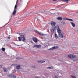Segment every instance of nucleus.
Instances as JSON below:
<instances>
[{"label":"nucleus","instance_id":"obj_1","mask_svg":"<svg viewBox=\"0 0 78 78\" xmlns=\"http://www.w3.org/2000/svg\"><path fill=\"white\" fill-rule=\"evenodd\" d=\"M68 57L69 58H71V59H73V58H76V56H75L73 54H70L68 56Z\"/></svg>","mask_w":78,"mask_h":78},{"label":"nucleus","instance_id":"obj_2","mask_svg":"<svg viewBox=\"0 0 78 78\" xmlns=\"http://www.w3.org/2000/svg\"><path fill=\"white\" fill-rule=\"evenodd\" d=\"M20 34H21L20 35L21 37V38H22V39H23L22 40V41H23V42H25V36H24L23 34L22 33H21Z\"/></svg>","mask_w":78,"mask_h":78},{"label":"nucleus","instance_id":"obj_3","mask_svg":"<svg viewBox=\"0 0 78 78\" xmlns=\"http://www.w3.org/2000/svg\"><path fill=\"white\" fill-rule=\"evenodd\" d=\"M64 33L62 32L60 34H58V36L59 37H61V38H64Z\"/></svg>","mask_w":78,"mask_h":78},{"label":"nucleus","instance_id":"obj_4","mask_svg":"<svg viewBox=\"0 0 78 78\" xmlns=\"http://www.w3.org/2000/svg\"><path fill=\"white\" fill-rule=\"evenodd\" d=\"M33 41L34 42H35L36 43L39 41V40H37V39L36 38L33 37Z\"/></svg>","mask_w":78,"mask_h":78},{"label":"nucleus","instance_id":"obj_5","mask_svg":"<svg viewBox=\"0 0 78 78\" xmlns=\"http://www.w3.org/2000/svg\"><path fill=\"white\" fill-rule=\"evenodd\" d=\"M41 45H34V46L33 47V48L34 47H36V48H41Z\"/></svg>","mask_w":78,"mask_h":78},{"label":"nucleus","instance_id":"obj_6","mask_svg":"<svg viewBox=\"0 0 78 78\" xmlns=\"http://www.w3.org/2000/svg\"><path fill=\"white\" fill-rule=\"evenodd\" d=\"M55 27L54 26H52V30L51 31V33H52V34H53V33H54V31H55Z\"/></svg>","mask_w":78,"mask_h":78},{"label":"nucleus","instance_id":"obj_7","mask_svg":"<svg viewBox=\"0 0 78 78\" xmlns=\"http://www.w3.org/2000/svg\"><path fill=\"white\" fill-rule=\"evenodd\" d=\"M51 25L52 26V27H53V26H55V25H56V22L52 21L51 23Z\"/></svg>","mask_w":78,"mask_h":78},{"label":"nucleus","instance_id":"obj_8","mask_svg":"<svg viewBox=\"0 0 78 78\" xmlns=\"http://www.w3.org/2000/svg\"><path fill=\"white\" fill-rule=\"evenodd\" d=\"M35 33H37L38 34H39V35H41V36H43L44 35V34H41L39 31H37V30L35 31Z\"/></svg>","mask_w":78,"mask_h":78},{"label":"nucleus","instance_id":"obj_9","mask_svg":"<svg viewBox=\"0 0 78 78\" xmlns=\"http://www.w3.org/2000/svg\"><path fill=\"white\" fill-rule=\"evenodd\" d=\"M64 20H69V21H72V22H73V20L67 18L64 19Z\"/></svg>","mask_w":78,"mask_h":78},{"label":"nucleus","instance_id":"obj_10","mask_svg":"<svg viewBox=\"0 0 78 78\" xmlns=\"http://www.w3.org/2000/svg\"><path fill=\"white\" fill-rule=\"evenodd\" d=\"M16 12H17V11L16 10V9H14L13 13V16H15Z\"/></svg>","mask_w":78,"mask_h":78},{"label":"nucleus","instance_id":"obj_11","mask_svg":"<svg viewBox=\"0 0 78 78\" xmlns=\"http://www.w3.org/2000/svg\"><path fill=\"white\" fill-rule=\"evenodd\" d=\"M70 23L73 27H75V24L72 22H71Z\"/></svg>","mask_w":78,"mask_h":78},{"label":"nucleus","instance_id":"obj_12","mask_svg":"<svg viewBox=\"0 0 78 78\" xmlns=\"http://www.w3.org/2000/svg\"><path fill=\"white\" fill-rule=\"evenodd\" d=\"M57 32L59 33V34H61V30H60V29H57Z\"/></svg>","mask_w":78,"mask_h":78},{"label":"nucleus","instance_id":"obj_13","mask_svg":"<svg viewBox=\"0 0 78 78\" xmlns=\"http://www.w3.org/2000/svg\"><path fill=\"white\" fill-rule=\"evenodd\" d=\"M45 62V61L42 60L38 61V62H40V63H43V62Z\"/></svg>","mask_w":78,"mask_h":78},{"label":"nucleus","instance_id":"obj_14","mask_svg":"<svg viewBox=\"0 0 78 78\" xmlns=\"http://www.w3.org/2000/svg\"><path fill=\"white\" fill-rule=\"evenodd\" d=\"M16 68L17 69H20V65L17 66H16Z\"/></svg>","mask_w":78,"mask_h":78},{"label":"nucleus","instance_id":"obj_15","mask_svg":"<svg viewBox=\"0 0 78 78\" xmlns=\"http://www.w3.org/2000/svg\"><path fill=\"white\" fill-rule=\"evenodd\" d=\"M54 49H55V47H53L52 48H51L49 49V50H54Z\"/></svg>","mask_w":78,"mask_h":78},{"label":"nucleus","instance_id":"obj_16","mask_svg":"<svg viewBox=\"0 0 78 78\" xmlns=\"http://www.w3.org/2000/svg\"><path fill=\"white\" fill-rule=\"evenodd\" d=\"M62 1H63V2H66V3H68V1H70V0H61Z\"/></svg>","mask_w":78,"mask_h":78},{"label":"nucleus","instance_id":"obj_17","mask_svg":"<svg viewBox=\"0 0 78 78\" xmlns=\"http://www.w3.org/2000/svg\"><path fill=\"white\" fill-rule=\"evenodd\" d=\"M55 28H58V29H60L59 28V26L58 25H57L55 27Z\"/></svg>","mask_w":78,"mask_h":78},{"label":"nucleus","instance_id":"obj_18","mask_svg":"<svg viewBox=\"0 0 78 78\" xmlns=\"http://www.w3.org/2000/svg\"><path fill=\"white\" fill-rule=\"evenodd\" d=\"M17 4L16 3V4L15 6L14 9H17Z\"/></svg>","mask_w":78,"mask_h":78},{"label":"nucleus","instance_id":"obj_19","mask_svg":"<svg viewBox=\"0 0 78 78\" xmlns=\"http://www.w3.org/2000/svg\"><path fill=\"white\" fill-rule=\"evenodd\" d=\"M57 19L58 20H62V18L61 17H58L57 18Z\"/></svg>","mask_w":78,"mask_h":78},{"label":"nucleus","instance_id":"obj_20","mask_svg":"<svg viewBox=\"0 0 78 78\" xmlns=\"http://www.w3.org/2000/svg\"><path fill=\"white\" fill-rule=\"evenodd\" d=\"M11 77H12V78H16L17 76L14 75H12L11 76Z\"/></svg>","mask_w":78,"mask_h":78},{"label":"nucleus","instance_id":"obj_21","mask_svg":"<svg viewBox=\"0 0 78 78\" xmlns=\"http://www.w3.org/2000/svg\"><path fill=\"white\" fill-rule=\"evenodd\" d=\"M3 70L5 72H6V71L7 70L6 69V68H3Z\"/></svg>","mask_w":78,"mask_h":78},{"label":"nucleus","instance_id":"obj_22","mask_svg":"<svg viewBox=\"0 0 78 78\" xmlns=\"http://www.w3.org/2000/svg\"><path fill=\"white\" fill-rule=\"evenodd\" d=\"M18 39L19 41H22V39H21V37H18Z\"/></svg>","mask_w":78,"mask_h":78},{"label":"nucleus","instance_id":"obj_23","mask_svg":"<svg viewBox=\"0 0 78 78\" xmlns=\"http://www.w3.org/2000/svg\"><path fill=\"white\" fill-rule=\"evenodd\" d=\"M55 38H56V39H58V35H57V34H55Z\"/></svg>","mask_w":78,"mask_h":78},{"label":"nucleus","instance_id":"obj_24","mask_svg":"<svg viewBox=\"0 0 78 78\" xmlns=\"http://www.w3.org/2000/svg\"><path fill=\"white\" fill-rule=\"evenodd\" d=\"M51 68H53V67H48L47 68L48 69H51Z\"/></svg>","mask_w":78,"mask_h":78},{"label":"nucleus","instance_id":"obj_25","mask_svg":"<svg viewBox=\"0 0 78 78\" xmlns=\"http://www.w3.org/2000/svg\"><path fill=\"white\" fill-rule=\"evenodd\" d=\"M70 76H71V77L72 78H76V77L74 76L70 75Z\"/></svg>","mask_w":78,"mask_h":78},{"label":"nucleus","instance_id":"obj_26","mask_svg":"<svg viewBox=\"0 0 78 78\" xmlns=\"http://www.w3.org/2000/svg\"><path fill=\"white\" fill-rule=\"evenodd\" d=\"M2 51H5V48H2Z\"/></svg>","mask_w":78,"mask_h":78},{"label":"nucleus","instance_id":"obj_27","mask_svg":"<svg viewBox=\"0 0 78 78\" xmlns=\"http://www.w3.org/2000/svg\"><path fill=\"white\" fill-rule=\"evenodd\" d=\"M21 2H22V0H20ZM19 1V0H17V1L16 2V3H18V2Z\"/></svg>","mask_w":78,"mask_h":78},{"label":"nucleus","instance_id":"obj_28","mask_svg":"<svg viewBox=\"0 0 78 78\" xmlns=\"http://www.w3.org/2000/svg\"><path fill=\"white\" fill-rule=\"evenodd\" d=\"M21 58H20V57H18L16 58V59H20Z\"/></svg>","mask_w":78,"mask_h":78},{"label":"nucleus","instance_id":"obj_29","mask_svg":"<svg viewBox=\"0 0 78 78\" xmlns=\"http://www.w3.org/2000/svg\"><path fill=\"white\" fill-rule=\"evenodd\" d=\"M2 65H0V68H2Z\"/></svg>","mask_w":78,"mask_h":78},{"label":"nucleus","instance_id":"obj_30","mask_svg":"<svg viewBox=\"0 0 78 78\" xmlns=\"http://www.w3.org/2000/svg\"><path fill=\"white\" fill-rule=\"evenodd\" d=\"M54 76L55 78H58V77L57 76H56L55 75Z\"/></svg>","mask_w":78,"mask_h":78},{"label":"nucleus","instance_id":"obj_31","mask_svg":"<svg viewBox=\"0 0 78 78\" xmlns=\"http://www.w3.org/2000/svg\"><path fill=\"white\" fill-rule=\"evenodd\" d=\"M32 67H33V68H35V66H32Z\"/></svg>","mask_w":78,"mask_h":78},{"label":"nucleus","instance_id":"obj_32","mask_svg":"<svg viewBox=\"0 0 78 78\" xmlns=\"http://www.w3.org/2000/svg\"><path fill=\"white\" fill-rule=\"evenodd\" d=\"M8 39H10V37H8Z\"/></svg>","mask_w":78,"mask_h":78},{"label":"nucleus","instance_id":"obj_33","mask_svg":"<svg viewBox=\"0 0 78 78\" xmlns=\"http://www.w3.org/2000/svg\"><path fill=\"white\" fill-rule=\"evenodd\" d=\"M53 1L55 2V1H56V0H53Z\"/></svg>","mask_w":78,"mask_h":78},{"label":"nucleus","instance_id":"obj_34","mask_svg":"<svg viewBox=\"0 0 78 78\" xmlns=\"http://www.w3.org/2000/svg\"><path fill=\"white\" fill-rule=\"evenodd\" d=\"M13 65L14 66V65H12V66H13Z\"/></svg>","mask_w":78,"mask_h":78},{"label":"nucleus","instance_id":"obj_35","mask_svg":"<svg viewBox=\"0 0 78 78\" xmlns=\"http://www.w3.org/2000/svg\"><path fill=\"white\" fill-rule=\"evenodd\" d=\"M18 46H19V45H18Z\"/></svg>","mask_w":78,"mask_h":78}]
</instances>
